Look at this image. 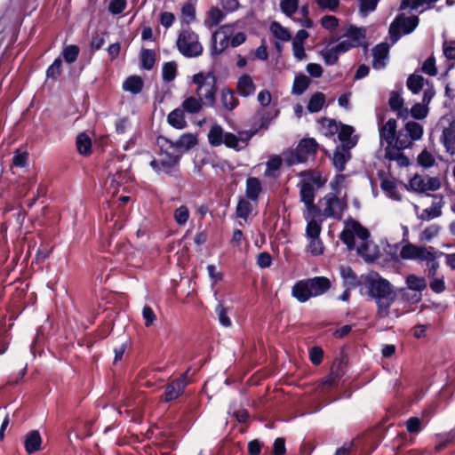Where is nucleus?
<instances>
[{
	"label": "nucleus",
	"instance_id": "nucleus-1",
	"mask_svg": "<svg viewBox=\"0 0 455 455\" xmlns=\"http://www.w3.org/2000/svg\"><path fill=\"white\" fill-rule=\"evenodd\" d=\"M370 296L375 300L379 318H387L391 315L390 307L396 294L389 281L378 274L371 275L365 282Z\"/></svg>",
	"mask_w": 455,
	"mask_h": 455
},
{
	"label": "nucleus",
	"instance_id": "nucleus-2",
	"mask_svg": "<svg viewBox=\"0 0 455 455\" xmlns=\"http://www.w3.org/2000/svg\"><path fill=\"white\" fill-rule=\"evenodd\" d=\"M251 134L241 132L236 136L231 132H225L220 124H213L208 132V141L212 147H219L224 144L229 148L241 150L247 145Z\"/></svg>",
	"mask_w": 455,
	"mask_h": 455
},
{
	"label": "nucleus",
	"instance_id": "nucleus-3",
	"mask_svg": "<svg viewBox=\"0 0 455 455\" xmlns=\"http://www.w3.org/2000/svg\"><path fill=\"white\" fill-rule=\"evenodd\" d=\"M196 84V94L204 102L205 107H212L215 102L216 78L212 73H198L193 76Z\"/></svg>",
	"mask_w": 455,
	"mask_h": 455
},
{
	"label": "nucleus",
	"instance_id": "nucleus-4",
	"mask_svg": "<svg viewBox=\"0 0 455 455\" xmlns=\"http://www.w3.org/2000/svg\"><path fill=\"white\" fill-rule=\"evenodd\" d=\"M176 44L179 52L188 58L198 57L203 52V46L199 42L198 35L190 28L181 29Z\"/></svg>",
	"mask_w": 455,
	"mask_h": 455
},
{
	"label": "nucleus",
	"instance_id": "nucleus-5",
	"mask_svg": "<svg viewBox=\"0 0 455 455\" xmlns=\"http://www.w3.org/2000/svg\"><path fill=\"white\" fill-rule=\"evenodd\" d=\"M317 144L313 139H306L299 142L294 150L288 151L283 155V161L287 165H294L307 162L313 157L316 152Z\"/></svg>",
	"mask_w": 455,
	"mask_h": 455
},
{
	"label": "nucleus",
	"instance_id": "nucleus-6",
	"mask_svg": "<svg viewBox=\"0 0 455 455\" xmlns=\"http://www.w3.org/2000/svg\"><path fill=\"white\" fill-rule=\"evenodd\" d=\"M345 208L346 203L337 195L330 193L318 202L316 215L320 218L339 219Z\"/></svg>",
	"mask_w": 455,
	"mask_h": 455
},
{
	"label": "nucleus",
	"instance_id": "nucleus-7",
	"mask_svg": "<svg viewBox=\"0 0 455 455\" xmlns=\"http://www.w3.org/2000/svg\"><path fill=\"white\" fill-rule=\"evenodd\" d=\"M405 285L399 289V292L407 301L417 303L421 299L422 291L427 288V280L423 276L409 274L405 276Z\"/></svg>",
	"mask_w": 455,
	"mask_h": 455
},
{
	"label": "nucleus",
	"instance_id": "nucleus-8",
	"mask_svg": "<svg viewBox=\"0 0 455 455\" xmlns=\"http://www.w3.org/2000/svg\"><path fill=\"white\" fill-rule=\"evenodd\" d=\"M160 148L161 152L157 158H155L150 162V166L157 173H169L172 168L178 164L180 156L176 154V150H172L169 148V144H166V147Z\"/></svg>",
	"mask_w": 455,
	"mask_h": 455
},
{
	"label": "nucleus",
	"instance_id": "nucleus-9",
	"mask_svg": "<svg viewBox=\"0 0 455 455\" xmlns=\"http://www.w3.org/2000/svg\"><path fill=\"white\" fill-rule=\"evenodd\" d=\"M366 36V30L362 28L349 26L338 40L339 49L347 52L354 47L360 46Z\"/></svg>",
	"mask_w": 455,
	"mask_h": 455
},
{
	"label": "nucleus",
	"instance_id": "nucleus-10",
	"mask_svg": "<svg viewBox=\"0 0 455 455\" xmlns=\"http://www.w3.org/2000/svg\"><path fill=\"white\" fill-rule=\"evenodd\" d=\"M399 257L403 260H431L433 259V248L419 246L406 242L400 248Z\"/></svg>",
	"mask_w": 455,
	"mask_h": 455
},
{
	"label": "nucleus",
	"instance_id": "nucleus-11",
	"mask_svg": "<svg viewBox=\"0 0 455 455\" xmlns=\"http://www.w3.org/2000/svg\"><path fill=\"white\" fill-rule=\"evenodd\" d=\"M368 230L356 221L347 222L340 234V239L350 250L355 247V238L363 242V239H368Z\"/></svg>",
	"mask_w": 455,
	"mask_h": 455
},
{
	"label": "nucleus",
	"instance_id": "nucleus-12",
	"mask_svg": "<svg viewBox=\"0 0 455 455\" xmlns=\"http://www.w3.org/2000/svg\"><path fill=\"white\" fill-rule=\"evenodd\" d=\"M157 143L160 148L166 147V144H169V148L172 150L180 151H187L190 148H194L198 143L197 135L192 132L183 133L179 140L176 141L169 140L164 137H159L157 140Z\"/></svg>",
	"mask_w": 455,
	"mask_h": 455
},
{
	"label": "nucleus",
	"instance_id": "nucleus-13",
	"mask_svg": "<svg viewBox=\"0 0 455 455\" xmlns=\"http://www.w3.org/2000/svg\"><path fill=\"white\" fill-rule=\"evenodd\" d=\"M233 25H224L212 35V51L214 54L221 53L228 45L230 37L234 35Z\"/></svg>",
	"mask_w": 455,
	"mask_h": 455
},
{
	"label": "nucleus",
	"instance_id": "nucleus-14",
	"mask_svg": "<svg viewBox=\"0 0 455 455\" xmlns=\"http://www.w3.org/2000/svg\"><path fill=\"white\" fill-rule=\"evenodd\" d=\"M409 187L415 192L426 193L439 189L441 181L437 177L415 175L410 180Z\"/></svg>",
	"mask_w": 455,
	"mask_h": 455
},
{
	"label": "nucleus",
	"instance_id": "nucleus-15",
	"mask_svg": "<svg viewBox=\"0 0 455 455\" xmlns=\"http://www.w3.org/2000/svg\"><path fill=\"white\" fill-rule=\"evenodd\" d=\"M418 23L419 19L416 16L400 15L391 24L390 33L392 36H399L402 33L409 34L418 26Z\"/></svg>",
	"mask_w": 455,
	"mask_h": 455
},
{
	"label": "nucleus",
	"instance_id": "nucleus-16",
	"mask_svg": "<svg viewBox=\"0 0 455 455\" xmlns=\"http://www.w3.org/2000/svg\"><path fill=\"white\" fill-rule=\"evenodd\" d=\"M188 373V371L183 373L179 379L166 386L165 392L164 394V400L165 402L173 401L183 394L185 387L189 382Z\"/></svg>",
	"mask_w": 455,
	"mask_h": 455
},
{
	"label": "nucleus",
	"instance_id": "nucleus-17",
	"mask_svg": "<svg viewBox=\"0 0 455 455\" xmlns=\"http://www.w3.org/2000/svg\"><path fill=\"white\" fill-rule=\"evenodd\" d=\"M300 197L301 201L305 204L307 211L304 213L306 220L311 217V213L316 212V207L314 204L315 201V188L308 180H302L300 185Z\"/></svg>",
	"mask_w": 455,
	"mask_h": 455
},
{
	"label": "nucleus",
	"instance_id": "nucleus-18",
	"mask_svg": "<svg viewBox=\"0 0 455 455\" xmlns=\"http://www.w3.org/2000/svg\"><path fill=\"white\" fill-rule=\"evenodd\" d=\"M443 204L442 198L435 197L432 204L424 209L421 213H419V207L417 204H413V209L419 220H430L441 216Z\"/></svg>",
	"mask_w": 455,
	"mask_h": 455
},
{
	"label": "nucleus",
	"instance_id": "nucleus-19",
	"mask_svg": "<svg viewBox=\"0 0 455 455\" xmlns=\"http://www.w3.org/2000/svg\"><path fill=\"white\" fill-rule=\"evenodd\" d=\"M389 45L386 43L377 44L372 49V67L374 69H381L386 67L388 60Z\"/></svg>",
	"mask_w": 455,
	"mask_h": 455
},
{
	"label": "nucleus",
	"instance_id": "nucleus-20",
	"mask_svg": "<svg viewBox=\"0 0 455 455\" xmlns=\"http://www.w3.org/2000/svg\"><path fill=\"white\" fill-rule=\"evenodd\" d=\"M445 121L450 123V125L443 131V142L446 150L451 155H455V121L451 122L450 117L443 116L440 123L443 124Z\"/></svg>",
	"mask_w": 455,
	"mask_h": 455
},
{
	"label": "nucleus",
	"instance_id": "nucleus-21",
	"mask_svg": "<svg viewBox=\"0 0 455 455\" xmlns=\"http://www.w3.org/2000/svg\"><path fill=\"white\" fill-rule=\"evenodd\" d=\"M127 179V173L123 172H117L114 175L108 176L104 183L106 193L111 196H115L118 193L121 184L125 182Z\"/></svg>",
	"mask_w": 455,
	"mask_h": 455
},
{
	"label": "nucleus",
	"instance_id": "nucleus-22",
	"mask_svg": "<svg viewBox=\"0 0 455 455\" xmlns=\"http://www.w3.org/2000/svg\"><path fill=\"white\" fill-rule=\"evenodd\" d=\"M291 295L300 303L307 302L311 298H315L307 279L297 282L291 288Z\"/></svg>",
	"mask_w": 455,
	"mask_h": 455
},
{
	"label": "nucleus",
	"instance_id": "nucleus-23",
	"mask_svg": "<svg viewBox=\"0 0 455 455\" xmlns=\"http://www.w3.org/2000/svg\"><path fill=\"white\" fill-rule=\"evenodd\" d=\"M330 132H339V140L346 143V146L350 148L355 145V141L351 139V135L354 132V129L349 125H342L339 128L338 124L335 122L329 121Z\"/></svg>",
	"mask_w": 455,
	"mask_h": 455
},
{
	"label": "nucleus",
	"instance_id": "nucleus-24",
	"mask_svg": "<svg viewBox=\"0 0 455 455\" xmlns=\"http://www.w3.org/2000/svg\"><path fill=\"white\" fill-rule=\"evenodd\" d=\"M396 121L395 119L387 120L383 126L379 128L380 139L385 140L390 148L395 143V137L396 135Z\"/></svg>",
	"mask_w": 455,
	"mask_h": 455
},
{
	"label": "nucleus",
	"instance_id": "nucleus-25",
	"mask_svg": "<svg viewBox=\"0 0 455 455\" xmlns=\"http://www.w3.org/2000/svg\"><path fill=\"white\" fill-rule=\"evenodd\" d=\"M356 250L358 254H360L367 261H373L379 255L377 246L369 242L367 239H363V242L359 241L356 246Z\"/></svg>",
	"mask_w": 455,
	"mask_h": 455
},
{
	"label": "nucleus",
	"instance_id": "nucleus-26",
	"mask_svg": "<svg viewBox=\"0 0 455 455\" xmlns=\"http://www.w3.org/2000/svg\"><path fill=\"white\" fill-rule=\"evenodd\" d=\"M307 281L315 297L323 295L331 288V281L324 276L308 278Z\"/></svg>",
	"mask_w": 455,
	"mask_h": 455
},
{
	"label": "nucleus",
	"instance_id": "nucleus-27",
	"mask_svg": "<svg viewBox=\"0 0 455 455\" xmlns=\"http://www.w3.org/2000/svg\"><path fill=\"white\" fill-rule=\"evenodd\" d=\"M262 192L260 180L255 177H249L245 184V196L251 202H257L259 196Z\"/></svg>",
	"mask_w": 455,
	"mask_h": 455
},
{
	"label": "nucleus",
	"instance_id": "nucleus-28",
	"mask_svg": "<svg viewBox=\"0 0 455 455\" xmlns=\"http://www.w3.org/2000/svg\"><path fill=\"white\" fill-rule=\"evenodd\" d=\"M236 90L241 96L249 97L254 94L256 86L249 75H243L236 83Z\"/></svg>",
	"mask_w": 455,
	"mask_h": 455
},
{
	"label": "nucleus",
	"instance_id": "nucleus-29",
	"mask_svg": "<svg viewBox=\"0 0 455 455\" xmlns=\"http://www.w3.org/2000/svg\"><path fill=\"white\" fill-rule=\"evenodd\" d=\"M307 221L306 235L307 238H316L320 236L322 218L316 215V212L311 213V217Z\"/></svg>",
	"mask_w": 455,
	"mask_h": 455
},
{
	"label": "nucleus",
	"instance_id": "nucleus-30",
	"mask_svg": "<svg viewBox=\"0 0 455 455\" xmlns=\"http://www.w3.org/2000/svg\"><path fill=\"white\" fill-rule=\"evenodd\" d=\"M184 112L181 108H175L168 115V123L176 129H184L188 125Z\"/></svg>",
	"mask_w": 455,
	"mask_h": 455
},
{
	"label": "nucleus",
	"instance_id": "nucleus-31",
	"mask_svg": "<svg viewBox=\"0 0 455 455\" xmlns=\"http://www.w3.org/2000/svg\"><path fill=\"white\" fill-rule=\"evenodd\" d=\"M204 106H205L204 102L198 97L189 96L183 100L181 108L188 114H196L202 110Z\"/></svg>",
	"mask_w": 455,
	"mask_h": 455
},
{
	"label": "nucleus",
	"instance_id": "nucleus-32",
	"mask_svg": "<svg viewBox=\"0 0 455 455\" xmlns=\"http://www.w3.org/2000/svg\"><path fill=\"white\" fill-rule=\"evenodd\" d=\"M350 158V154L347 149L344 148H338L333 155V164L335 168L341 172L345 169L347 161Z\"/></svg>",
	"mask_w": 455,
	"mask_h": 455
},
{
	"label": "nucleus",
	"instance_id": "nucleus-33",
	"mask_svg": "<svg viewBox=\"0 0 455 455\" xmlns=\"http://www.w3.org/2000/svg\"><path fill=\"white\" fill-rule=\"evenodd\" d=\"M143 87V81L138 76H129L123 84V89L125 92H130L133 94H138L141 92Z\"/></svg>",
	"mask_w": 455,
	"mask_h": 455
},
{
	"label": "nucleus",
	"instance_id": "nucleus-34",
	"mask_svg": "<svg viewBox=\"0 0 455 455\" xmlns=\"http://www.w3.org/2000/svg\"><path fill=\"white\" fill-rule=\"evenodd\" d=\"M344 53L339 49L338 44L328 45L324 50L321 52V54L328 65H333L337 62L339 56Z\"/></svg>",
	"mask_w": 455,
	"mask_h": 455
},
{
	"label": "nucleus",
	"instance_id": "nucleus-35",
	"mask_svg": "<svg viewBox=\"0 0 455 455\" xmlns=\"http://www.w3.org/2000/svg\"><path fill=\"white\" fill-rule=\"evenodd\" d=\"M41 445V436L37 431L30 432L25 440V448L28 453L38 451Z\"/></svg>",
	"mask_w": 455,
	"mask_h": 455
},
{
	"label": "nucleus",
	"instance_id": "nucleus-36",
	"mask_svg": "<svg viewBox=\"0 0 455 455\" xmlns=\"http://www.w3.org/2000/svg\"><path fill=\"white\" fill-rule=\"evenodd\" d=\"M440 227L436 224H431L426 227L419 235V241L420 243H429L438 236Z\"/></svg>",
	"mask_w": 455,
	"mask_h": 455
},
{
	"label": "nucleus",
	"instance_id": "nucleus-37",
	"mask_svg": "<svg viewBox=\"0 0 455 455\" xmlns=\"http://www.w3.org/2000/svg\"><path fill=\"white\" fill-rule=\"evenodd\" d=\"M325 103V96L322 92H315L310 98L307 104V110L310 113H316L322 109Z\"/></svg>",
	"mask_w": 455,
	"mask_h": 455
},
{
	"label": "nucleus",
	"instance_id": "nucleus-38",
	"mask_svg": "<svg viewBox=\"0 0 455 455\" xmlns=\"http://www.w3.org/2000/svg\"><path fill=\"white\" fill-rule=\"evenodd\" d=\"M220 101L222 106L228 110L234 109L238 104V100L231 90H222Z\"/></svg>",
	"mask_w": 455,
	"mask_h": 455
},
{
	"label": "nucleus",
	"instance_id": "nucleus-39",
	"mask_svg": "<svg viewBox=\"0 0 455 455\" xmlns=\"http://www.w3.org/2000/svg\"><path fill=\"white\" fill-rule=\"evenodd\" d=\"M77 150L81 155L87 156L91 153L92 141L90 137L85 133L78 134L76 138Z\"/></svg>",
	"mask_w": 455,
	"mask_h": 455
},
{
	"label": "nucleus",
	"instance_id": "nucleus-40",
	"mask_svg": "<svg viewBox=\"0 0 455 455\" xmlns=\"http://www.w3.org/2000/svg\"><path fill=\"white\" fill-rule=\"evenodd\" d=\"M380 187L382 190L386 193L387 196L390 199L400 201L401 196L397 191L396 186L394 181L390 180H383L381 181Z\"/></svg>",
	"mask_w": 455,
	"mask_h": 455
},
{
	"label": "nucleus",
	"instance_id": "nucleus-41",
	"mask_svg": "<svg viewBox=\"0 0 455 455\" xmlns=\"http://www.w3.org/2000/svg\"><path fill=\"white\" fill-rule=\"evenodd\" d=\"M310 80L305 75L297 76L292 86V93L301 95L309 86Z\"/></svg>",
	"mask_w": 455,
	"mask_h": 455
},
{
	"label": "nucleus",
	"instance_id": "nucleus-42",
	"mask_svg": "<svg viewBox=\"0 0 455 455\" xmlns=\"http://www.w3.org/2000/svg\"><path fill=\"white\" fill-rule=\"evenodd\" d=\"M252 209L253 207L250 201L241 198L236 206V215L246 221L249 215L251 213Z\"/></svg>",
	"mask_w": 455,
	"mask_h": 455
},
{
	"label": "nucleus",
	"instance_id": "nucleus-43",
	"mask_svg": "<svg viewBox=\"0 0 455 455\" xmlns=\"http://www.w3.org/2000/svg\"><path fill=\"white\" fill-rule=\"evenodd\" d=\"M223 19H224L223 12L217 7H212L208 12L207 18L205 20V25L208 27L216 26Z\"/></svg>",
	"mask_w": 455,
	"mask_h": 455
},
{
	"label": "nucleus",
	"instance_id": "nucleus-44",
	"mask_svg": "<svg viewBox=\"0 0 455 455\" xmlns=\"http://www.w3.org/2000/svg\"><path fill=\"white\" fill-rule=\"evenodd\" d=\"M404 131L408 133L411 140H419L423 134V127L413 121L408 122L405 124Z\"/></svg>",
	"mask_w": 455,
	"mask_h": 455
},
{
	"label": "nucleus",
	"instance_id": "nucleus-45",
	"mask_svg": "<svg viewBox=\"0 0 455 455\" xmlns=\"http://www.w3.org/2000/svg\"><path fill=\"white\" fill-rule=\"evenodd\" d=\"M411 141L412 140L408 135V133L406 132H403L401 131L398 133H396L395 137V143L393 144L392 147L398 150H401L411 147Z\"/></svg>",
	"mask_w": 455,
	"mask_h": 455
},
{
	"label": "nucleus",
	"instance_id": "nucleus-46",
	"mask_svg": "<svg viewBox=\"0 0 455 455\" xmlns=\"http://www.w3.org/2000/svg\"><path fill=\"white\" fill-rule=\"evenodd\" d=\"M189 210L186 205H181L174 211V220L179 226H184L189 219Z\"/></svg>",
	"mask_w": 455,
	"mask_h": 455
},
{
	"label": "nucleus",
	"instance_id": "nucleus-47",
	"mask_svg": "<svg viewBox=\"0 0 455 455\" xmlns=\"http://www.w3.org/2000/svg\"><path fill=\"white\" fill-rule=\"evenodd\" d=\"M270 29L273 35L282 41H289L291 39L290 32L278 22H273Z\"/></svg>",
	"mask_w": 455,
	"mask_h": 455
},
{
	"label": "nucleus",
	"instance_id": "nucleus-48",
	"mask_svg": "<svg viewBox=\"0 0 455 455\" xmlns=\"http://www.w3.org/2000/svg\"><path fill=\"white\" fill-rule=\"evenodd\" d=\"M177 73V64L173 61L167 62L162 68L163 79L165 82H171L174 80Z\"/></svg>",
	"mask_w": 455,
	"mask_h": 455
},
{
	"label": "nucleus",
	"instance_id": "nucleus-49",
	"mask_svg": "<svg viewBox=\"0 0 455 455\" xmlns=\"http://www.w3.org/2000/svg\"><path fill=\"white\" fill-rule=\"evenodd\" d=\"M424 78L419 75H411L407 80L408 88L413 92L418 93L424 85Z\"/></svg>",
	"mask_w": 455,
	"mask_h": 455
},
{
	"label": "nucleus",
	"instance_id": "nucleus-50",
	"mask_svg": "<svg viewBox=\"0 0 455 455\" xmlns=\"http://www.w3.org/2000/svg\"><path fill=\"white\" fill-rule=\"evenodd\" d=\"M280 7L284 14L291 17L299 8V0H281Z\"/></svg>",
	"mask_w": 455,
	"mask_h": 455
},
{
	"label": "nucleus",
	"instance_id": "nucleus-51",
	"mask_svg": "<svg viewBox=\"0 0 455 455\" xmlns=\"http://www.w3.org/2000/svg\"><path fill=\"white\" fill-rule=\"evenodd\" d=\"M309 240L307 251L314 256H318L323 251V244L320 237L307 238Z\"/></svg>",
	"mask_w": 455,
	"mask_h": 455
},
{
	"label": "nucleus",
	"instance_id": "nucleus-52",
	"mask_svg": "<svg viewBox=\"0 0 455 455\" xmlns=\"http://www.w3.org/2000/svg\"><path fill=\"white\" fill-rule=\"evenodd\" d=\"M196 10L195 7L190 4H186L181 9V19L182 22L188 25L195 20Z\"/></svg>",
	"mask_w": 455,
	"mask_h": 455
},
{
	"label": "nucleus",
	"instance_id": "nucleus-53",
	"mask_svg": "<svg viewBox=\"0 0 455 455\" xmlns=\"http://www.w3.org/2000/svg\"><path fill=\"white\" fill-rule=\"evenodd\" d=\"M141 64L145 69H151L155 64V53L150 50H143L140 54Z\"/></svg>",
	"mask_w": 455,
	"mask_h": 455
},
{
	"label": "nucleus",
	"instance_id": "nucleus-54",
	"mask_svg": "<svg viewBox=\"0 0 455 455\" xmlns=\"http://www.w3.org/2000/svg\"><path fill=\"white\" fill-rule=\"evenodd\" d=\"M411 115L415 119H424L428 114V107L421 103H416L411 108Z\"/></svg>",
	"mask_w": 455,
	"mask_h": 455
},
{
	"label": "nucleus",
	"instance_id": "nucleus-55",
	"mask_svg": "<svg viewBox=\"0 0 455 455\" xmlns=\"http://www.w3.org/2000/svg\"><path fill=\"white\" fill-rule=\"evenodd\" d=\"M435 160L433 155L428 152L427 150H423L419 156H418V163L419 165L428 168L434 165Z\"/></svg>",
	"mask_w": 455,
	"mask_h": 455
},
{
	"label": "nucleus",
	"instance_id": "nucleus-56",
	"mask_svg": "<svg viewBox=\"0 0 455 455\" xmlns=\"http://www.w3.org/2000/svg\"><path fill=\"white\" fill-rule=\"evenodd\" d=\"M79 53V48L76 45H68L63 50V57L68 63H73Z\"/></svg>",
	"mask_w": 455,
	"mask_h": 455
},
{
	"label": "nucleus",
	"instance_id": "nucleus-57",
	"mask_svg": "<svg viewBox=\"0 0 455 455\" xmlns=\"http://www.w3.org/2000/svg\"><path fill=\"white\" fill-rule=\"evenodd\" d=\"M216 313L218 315V318L221 325H223L224 327L231 326V320L227 315V311L223 307L222 303L220 302L219 305L216 307Z\"/></svg>",
	"mask_w": 455,
	"mask_h": 455
},
{
	"label": "nucleus",
	"instance_id": "nucleus-58",
	"mask_svg": "<svg viewBox=\"0 0 455 455\" xmlns=\"http://www.w3.org/2000/svg\"><path fill=\"white\" fill-rule=\"evenodd\" d=\"M279 114L278 109H273L269 111H263L261 113V124L260 128L267 129L268 127L269 123L275 119Z\"/></svg>",
	"mask_w": 455,
	"mask_h": 455
},
{
	"label": "nucleus",
	"instance_id": "nucleus-59",
	"mask_svg": "<svg viewBox=\"0 0 455 455\" xmlns=\"http://www.w3.org/2000/svg\"><path fill=\"white\" fill-rule=\"evenodd\" d=\"M422 71L429 76L436 75L437 69L435 67V60L434 57L431 56L424 61L422 66Z\"/></svg>",
	"mask_w": 455,
	"mask_h": 455
},
{
	"label": "nucleus",
	"instance_id": "nucleus-60",
	"mask_svg": "<svg viewBox=\"0 0 455 455\" xmlns=\"http://www.w3.org/2000/svg\"><path fill=\"white\" fill-rule=\"evenodd\" d=\"M62 61L60 59H56L53 63L48 68L46 74L48 77L57 78L60 74Z\"/></svg>",
	"mask_w": 455,
	"mask_h": 455
},
{
	"label": "nucleus",
	"instance_id": "nucleus-61",
	"mask_svg": "<svg viewBox=\"0 0 455 455\" xmlns=\"http://www.w3.org/2000/svg\"><path fill=\"white\" fill-rule=\"evenodd\" d=\"M379 0H359L360 11L364 15L375 10Z\"/></svg>",
	"mask_w": 455,
	"mask_h": 455
},
{
	"label": "nucleus",
	"instance_id": "nucleus-62",
	"mask_svg": "<svg viewBox=\"0 0 455 455\" xmlns=\"http://www.w3.org/2000/svg\"><path fill=\"white\" fill-rule=\"evenodd\" d=\"M142 316H143V319L145 320V325L147 327L152 325L153 323L156 319V314L154 313L153 309L150 307H148V306H145L143 307V309H142Z\"/></svg>",
	"mask_w": 455,
	"mask_h": 455
},
{
	"label": "nucleus",
	"instance_id": "nucleus-63",
	"mask_svg": "<svg viewBox=\"0 0 455 455\" xmlns=\"http://www.w3.org/2000/svg\"><path fill=\"white\" fill-rule=\"evenodd\" d=\"M420 419L417 417H411L406 421V428L411 434H418L420 427Z\"/></svg>",
	"mask_w": 455,
	"mask_h": 455
},
{
	"label": "nucleus",
	"instance_id": "nucleus-64",
	"mask_svg": "<svg viewBox=\"0 0 455 455\" xmlns=\"http://www.w3.org/2000/svg\"><path fill=\"white\" fill-rule=\"evenodd\" d=\"M125 6V0H111L108 10L113 14H119L124 10Z\"/></svg>",
	"mask_w": 455,
	"mask_h": 455
}]
</instances>
